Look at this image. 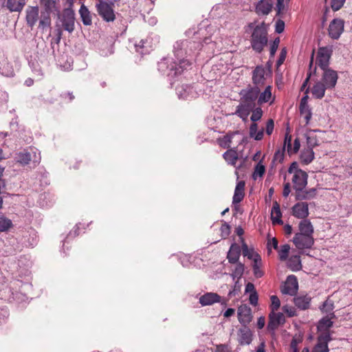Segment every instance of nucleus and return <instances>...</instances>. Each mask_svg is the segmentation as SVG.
<instances>
[{"instance_id":"12","label":"nucleus","mask_w":352,"mask_h":352,"mask_svg":"<svg viewBox=\"0 0 352 352\" xmlns=\"http://www.w3.org/2000/svg\"><path fill=\"white\" fill-rule=\"evenodd\" d=\"M298 289V283L297 277L291 274L287 277L285 285L281 287V292L283 294L294 296Z\"/></svg>"},{"instance_id":"1","label":"nucleus","mask_w":352,"mask_h":352,"mask_svg":"<svg viewBox=\"0 0 352 352\" xmlns=\"http://www.w3.org/2000/svg\"><path fill=\"white\" fill-rule=\"evenodd\" d=\"M202 46L201 43L195 41L182 40L175 42L173 45L174 58L163 57L157 62V70L170 85L182 79L184 74L191 69L192 61L188 58L192 48Z\"/></svg>"},{"instance_id":"45","label":"nucleus","mask_w":352,"mask_h":352,"mask_svg":"<svg viewBox=\"0 0 352 352\" xmlns=\"http://www.w3.org/2000/svg\"><path fill=\"white\" fill-rule=\"evenodd\" d=\"M334 307L335 306L333 301L329 300L328 298L324 302H323L322 306L320 307V309L323 313L328 314L331 312Z\"/></svg>"},{"instance_id":"58","label":"nucleus","mask_w":352,"mask_h":352,"mask_svg":"<svg viewBox=\"0 0 352 352\" xmlns=\"http://www.w3.org/2000/svg\"><path fill=\"white\" fill-rule=\"evenodd\" d=\"M346 0H331V8L334 11L340 10L344 6Z\"/></svg>"},{"instance_id":"14","label":"nucleus","mask_w":352,"mask_h":352,"mask_svg":"<svg viewBox=\"0 0 352 352\" xmlns=\"http://www.w3.org/2000/svg\"><path fill=\"white\" fill-rule=\"evenodd\" d=\"M308 174L303 170H298L294 173L292 178L293 188L296 191H300L302 188L307 185Z\"/></svg>"},{"instance_id":"39","label":"nucleus","mask_w":352,"mask_h":352,"mask_svg":"<svg viewBox=\"0 0 352 352\" xmlns=\"http://www.w3.org/2000/svg\"><path fill=\"white\" fill-rule=\"evenodd\" d=\"M239 131H234L230 133H227L222 138H219L218 142L219 144L221 147L223 148H229L230 147V143L232 142V139L235 134H238Z\"/></svg>"},{"instance_id":"18","label":"nucleus","mask_w":352,"mask_h":352,"mask_svg":"<svg viewBox=\"0 0 352 352\" xmlns=\"http://www.w3.org/2000/svg\"><path fill=\"white\" fill-rule=\"evenodd\" d=\"M253 340V333L248 326L238 330V342L240 345H249Z\"/></svg>"},{"instance_id":"7","label":"nucleus","mask_w":352,"mask_h":352,"mask_svg":"<svg viewBox=\"0 0 352 352\" xmlns=\"http://www.w3.org/2000/svg\"><path fill=\"white\" fill-rule=\"evenodd\" d=\"M333 53L331 47H320L318 50L316 64L321 69L328 68L329 61Z\"/></svg>"},{"instance_id":"44","label":"nucleus","mask_w":352,"mask_h":352,"mask_svg":"<svg viewBox=\"0 0 352 352\" xmlns=\"http://www.w3.org/2000/svg\"><path fill=\"white\" fill-rule=\"evenodd\" d=\"M311 352H329V345L325 344L317 338V342Z\"/></svg>"},{"instance_id":"23","label":"nucleus","mask_w":352,"mask_h":352,"mask_svg":"<svg viewBox=\"0 0 352 352\" xmlns=\"http://www.w3.org/2000/svg\"><path fill=\"white\" fill-rule=\"evenodd\" d=\"M316 188H311L305 189L302 188L300 191L295 192V199L296 201L309 200L314 198L316 195Z\"/></svg>"},{"instance_id":"54","label":"nucleus","mask_w":352,"mask_h":352,"mask_svg":"<svg viewBox=\"0 0 352 352\" xmlns=\"http://www.w3.org/2000/svg\"><path fill=\"white\" fill-rule=\"evenodd\" d=\"M230 226L226 223V221H224L221 228H220V231H221V236L223 239H226L230 234Z\"/></svg>"},{"instance_id":"50","label":"nucleus","mask_w":352,"mask_h":352,"mask_svg":"<svg viewBox=\"0 0 352 352\" xmlns=\"http://www.w3.org/2000/svg\"><path fill=\"white\" fill-rule=\"evenodd\" d=\"M60 98L63 102L66 103L72 102L75 99V96L73 91H63L60 94Z\"/></svg>"},{"instance_id":"60","label":"nucleus","mask_w":352,"mask_h":352,"mask_svg":"<svg viewBox=\"0 0 352 352\" xmlns=\"http://www.w3.org/2000/svg\"><path fill=\"white\" fill-rule=\"evenodd\" d=\"M306 142H307V148H312L314 150V148L318 146V141L315 137H309L307 135H306Z\"/></svg>"},{"instance_id":"10","label":"nucleus","mask_w":352,"mask_h":352,"mask_svg":"<svg viewBox=\"0 0 352 352\" xmlns=\"http://www.w3.org/2000/svg\"><path fill=\"white\" fill-rule=\"evenodd\" d=\"M285 318L283 313L281 312H270L269 314V322L267 323V331L274 336L275 334L276 329L278 326L285 324Z\"/></svg>"},{"instance_id":"6","label":"nucleus","mask_w":352,"mask_h":352,"mask_svg":"<svg viewBox=\"0 0 352 352\" xmlns=\"http://www.w3.org/2000/svg\"><path fill=\"white\" fill-rule=\"evenodd\" d=\"M15 160L22 166L28 165L32 162L34 167L40 163L41 157L39 155L37 156L34 151L24 150L16 154Z\"/></svg>"},{"instance_id":"59","label":"nucleus","mask_w":352,"mask_h":352,"mask_svg":"<svg viewBox=\"0 0 352 352\" xmlns=\"http://www.w3.org/2000/svg\"><path fill=\"white\" fill-rule=\"evenodd\" d=\"M241 285L237 280L234 283L232 289H230L228 294L229 298H232V296H235L239 294L241 291Z\"/></svg>"},{"instance_id":"29","label":"nucleus","mask_w":352,"mask_h":352,"mask_svg":"<svg viewBox=\"0 0 352 352\" xmlns=\"http://www.w3.org/2000/svg\"><path fill=\"white\" fill-rule=\"evenodd\" d=\"M311 297L307 295L298 296L294 297V302L295 305L301 310H306L309 308Z\"/></svg>"},{"instance_id":"40","label":"nucleus","mask_w":352,"mask_h":352,"mask_svg":"<svg viewBox=\"0 0 352 352\" xmlns=\"http://www.w3.org/2000/svg\"><path fill=\"white\" fill-rule=\"evenodd\" d=\"M59 63V65L63 67L64 69H70L72 68V64L73 63V60L70 57L69 58L67 54H63L60 56V57L58 60Z\"/></svg>"},{"instance_id":"24","label":"nucleus","mask_w":352,"mask_h":352,"mask_svg":"<svg viewBox=\"0 0 352 352\" xmlns=\"http://www.w3.org/2000/svg\"><path fill=\"white\" fill-rule=\"evenodd\" d=\"M245 182L243 180L239 181L236 183L234 195L232 197V204L240 203L245 197Z\"/></svg>"},{"instance_id":"33","label":"nucleus","mask_w":352,"mask_h":352,"mask_svg":"<svg viewBox=\"0 0 352 352\" xmlns=\"http://www.w3.org/2000/svg\"><path fill=\"white\" fill-rule=\"evenodd\" d=\"M314 159V152L312 148H303L300 154V160L303 164H309Z\"/></svg>"},{"instance_id":"43","label":"nucleus","mask_w":352,"mask_h":352,"mask_svg":"<svg viewBox=\"0 0 352 352\" xmlns=\"http://www.w3.org/2000/svg\"><path fill=\"white\" fill-rule=\"evenodd\" d=\"M12 226L13 224L10 219L3 215L0 216V232L8 231Z\"/></svg>"},{"instance_id":"42","label":"nucleus","mask_w":352,"mask_h":352,"mask_svg":"<svg viewBox=\"0 0 352 352\" xmlns=\"http://www.w3.org/2000/svg\"><path fill=\"white\" fill-rule=\"evenodd\" d=\"M235 264L236 265L234 270H233L232 273L231 274V276L233 279H234L235 278H237L239 279L242 277V276L244 273L245 265L243 263H242L241 262H238Z\"/></svg>"},{"instance_id":"30","label":"nucleus","mask_w":352,"mask_h":352,"mask_svg":"<svg viewBox=\"0 0 352 352\" xmlns=\"http://www.w3.org/2000/svg\"><path fill=\"white\" fill-rule=\"evenodd\" d=\"M328 89L322 82L318 81L311 89V94L316 99H322L325 94L326 89Z\"/></svg>"},{"instance_id":"36","label":"nucleus","mask_w":352,"mask_h":352,"mask_svg":"<svg viewBox=\"0 0 352 352\" xmlns=\"http://www.w3.org/2000/svg\"><path fill=\"white\" fill-rule=\"evenodd\" d=\"M287 267L293 272H297L302 269V263L300 255L292 256L287 262Z\"/></svg>"},{"instance_id":"21","label":"nucleus","mask_w":352,"mask_h":352,"mask_svg":"<svg viewBox=\"0 0 352 352\" xmlns=\"http://www.w3.org/2000/svg\"><path fill=\"white\" fill-rule=\"evenodd\" d=\"M39 8L37 6H29L26 10L25 21L28 27L32 28L38 19Z\"/></svg>"},{"instance_id":"35","label":"nucleus","mask_w":352,"mask_h":352,"mask_svg":"<svg viewBox=\"0 0 352 352\" xmlns=\"http://www.w3.org/2000/svg\"><path fill=\"white\" fill-rule=\"evenodd\" d=\"M241 250L243 256L247 257L250 260H254L255 258V256L257 252H254V248H249L248 245L245 243L244 239L241 237Z\"/></svg>"},{"instance_id":"28","label":"nucleus","mask_w":352,"mask_h":352,"mask_svg":"<svg viewBox=\"0 0 352 352\" xmlns=\"http://www.w3.org/2000/svg\"><path fill=\"white\" fill-rule=\"evenodd\" d=\"M314 50H313L311 55L310 61H309V71L307 72V78H305V80H304V82H302V84L300 87L301 91H305V89L308 87L307 85L309 82V80H310L311 76L313 74H316V70H317L316 66H315L312 70V67H313V65H314Z\"/></svg>"},{"instance_id":"31","label":"nucleus","mask_w":352,"mask_h":352,"mask_svg":"<svg viewBox=\"0 0 352 352\" xmlns=\"http://www.w3.org/2000/svg\"><path fill=\"white\" fill-rule=\"evenodd\" d=\"M79 14L84 25L89 26L92 24L91 12L84 3L81 5L79 9Z\"/></svg>"},{"instance_id":"32","label":"nucleus","mask_w":352,"mask_h":352,"mask_svg":"<svg viewBox=\"0 0 352 352\" xmlns=\"http://www.w3.org/2000/svg\"><path fill=\"white\" fill-rule=\"evenodd\" d=\"M25 5V0H7L6 8L10 12H21Z\"/></svg>"},{"instance_id":"49","label":"nucleus","mask_w":352,"mask_h":352,"mask_svg":"<svg viewBox=\"0 0 352 352\" xmlns=\"http://www.w3.org/2000/svg\"><path fill=\"white\" fill-rule=\"evenodd\" d=\"M189 89L190 87L186 85L177 87L176 88V93L179 98L186 99L189 94L187 90Z\"/></svg>"},{"instance_id":"13","label":"nucleus","mask_w":352,"mask_h":352,"mask_svg":"<svg viewBox=\"0 0 352 352\" xmlns=\"http://www.w3.org/2000/svg\"><path fill=\"white\" fill-rule=\"evenodd\" d=\"M292 214L294 217L301 220L307 219L309 214L308 203L298 201L292 207Z\"/></svg>"},{"instance_id":"2","label":"nucleus","mask_w":352,"mask_h":352,"mask_svg":"<svg viewBox=\"0 0 352 352\" xmlns=\"http://www.w3.org/2000/svg\"><path fill=\"white\" fill-rule=\"evenodd\" d=\"M260 87L248 85L245 89H242L239 93L240 96V103L236 107L234 114L246 121L254 105H256Z\"/></svg>"},{"instance_id":"11","label":"nucleus","mask_w":352,"mask_h":352,"mask_svg":"<svg viewBox=\"0 0 352 352\" xmlns=\"http://www.w3.org/2000/svg\"><path fill=\"white\" fill-rule=\"evenodd\" d=\"M344 28V21L342 19L336 18L333 19L328 28L329 36L332 38L337 40L342 34Z\"/></svg>"},{"instance_id":"26","label":"nucleus","mask_w":352,"mask_h":352,"mask_svg":"<svg viewBox=\"0 0 352 352\" xmlns=\"http://www.w3.org/2000/svg\"><path fill=\"white\" fill-rule=\"evenodd\" d=\"M299 232L296 234L313 235L314 232V226L308 219H302L298 224Z\"/></svg>"},{"instance_id":"17","label":"nucleus","mask_w":352,"mask_h":352,"mask_svg":"<svg viewBox=\"0 0 352 352\" xmlns=\"http://www.w3.org/2000/svg\"><path fill=\"white\" fill-rule=\"evenodd\" d=\"M265 74V68L262 65L256 66L252 72V80L253 85L257 86L258 87L263 86L266 81Z\"/></svg>"},{"instance_id":"63","label":"nucleus","mask_w":352,"mask_h":352,"mask_svg":"<svg viewBox=\"0 0 352 352\" xmlns=\"http://www.w3.org/2000/svg\"><path fill=\"white\" fill-rule=\"evenodd\" d=\"M283 148H287L289 155L292 154V136L288 133L285 134Z\"/></svg>"},{"instance_id":"15","label":"nucleus","mask_w":352,"mask_h":352,"mask_svg":"<svg viewBox=\"0 0 352 352\" xmlns=\"http://www.w3.org/2000/svg\"><path fill=\"white\" fill-rule=\"evenodd\" d=\"M323 70V74L322 76V80L323 81V84L328 88V89H333L335 87L337 80L338 78L337 72L328 67Z\"/></svg>"},{"instance_id":"56","label":"nucleus","mask_w":352,"mask_h":352,"mask_svg":"<svg viewBox=\"0 0 352 352\" xmlns=\"http://www.w3.org/2000/svg\"><path fill=\"white\" fill-rule=\"evenodd\" d=\"M285 148L277 150L274 153L272 162L274 163L276 161H278V162L282 163L285 157Z\"/></svg>"},{"instance_id":"4","label":"nucleus","mask_w":352,"mask_h":352,"mask_svg":"<svg viewBox=\"0 0 352 352\" xmlns=\"http://www.w3.org/2000/svg\"><path fill=\"white\" fill-rule=\"evenodd\" d=\"M250 112L252 113L250 117V120L252 123L250 126V137L257 141L261 140L263 138L264 130L262 129L260 131H258V124L256 122L261 119L263 111L261 107L254 105V107L250 110Z\"/></svg>"},{"instance_id":"34","label":"nucleus","mask_w":352,"mask_h":352,"mask_svg":"<svg viewBox=\"0 0 352 352\" xmlns=\"http://www.w3.org/2000/svg\"><path fill=\"white\" fill-rule=\"evenodd\" d=\"M262 265V259L259 254H256L255 258L253 260L252 270L254 276L258 278L264 275V272L261 270Z\"/></svg>"},{"instance_id":"53","label":"nucleus","mask_w":352,"mask_h":352,"mask_svg":"<svg viewBox=\"0 0 352 352\" xmlns=\"http://www.w3.org/2000/svg\"><path fill=\"white\" fill-rule=\"evenodd\" d=\"M51 25V19L50 15H45L44 13H42V19L39 21V28L42 29H45L46 28L50 27Z\"/></svg>"},{"instance_id":"19","label":"nucleus","mask_w":352,"mask_h":352,"mask_svg":"<svg viewBox=\"0 0 352 352\" xmlns=\"http://www.w3.org/2000/svg\"><path fill=\"white\" fill-rule=\"evenodd\" d=\"M274 7L272 0H259L255 6V12L258 15L269 14Z\"/></svg>"},{"instance_id":"3","label":"nucleus","mask_w":352,"mask_h":352,"mask_svg":"<svg viewBox=\"0 0 352 352\" xmlns=\"http://www.w3.org/2000/svg\"><path fill=\"white\" fill-rule=\"evenodd\" d=\"M256 21L249 23L245 27V32L252 30L250 36L251 47L257 54H261L268 43V29L269 24L263 21L256 25Z\"/></svg>"},{"instance_id":"9","label":"nucleus","mask_w":352,"mask_h":352,"mask_svg":"<svg viewBox=\"0 0 352 352\" xmlns=\"http://www.w3.org/2000/svg\"><path fill=\"white\" fill-rule=\"evenodd\" d=\"M75 12L72 8H65L63 10L61 22L64 30L72 33L75 28Z\"/></svg>"},{"instance_id":"62","label":"nucleus","mask_w":352,"mask_h":352,"mask_svg":"<svg viewBox=\"0 0 352 352\" xmlns=\"http://www.w3.org/2000/svg\"><path fill=\"white\" fill-rule=\"evenodd\" d=\"M9 317V310L8 308H0V324L6 322Z\"/></svg>"},{"instance_id":"48","label":"nucleus","mask_w":352,"mask_h":352,"mask_svg":"<svg viewBox=\"0 0 352 352\" xmlns=\"http://www.w3.org/2000/svg\"><path fill=\"white\" fill-rule=\"evenodd\" d=\"M332 333L333 331H325L322 332L318 336V338L320 339L323 343L328 345L329 342L332 341L333 337H332Z\"/></svg>"},{"instance_id":"20","label":"nucleus","mask_w":352,"mask_h":352,"mask_svg":"<svg viewBox=\"0 0 352 352\" xmlns=\"http://www.w3.org/2000/svg\"><path fill=\"white\" fill-rule=\"evenodd\" d=\"M221 301V296L214 292H206L199 298V302L202 307L210 306Z\"/></svg>"},{"instance_id":"22","label":"nucleus","mask_w":352,"mask_h":352,"mask_svg":"<svg viewBox=\"0 0 352 352\" xmlns=\"http://www.w3.org/2000/svg\"><path fill=\"white\" fill-rule=\"evenodd\" d=\"M241 248L236 243H232L227 254L228 262L231 264H235L239 262L241 254Z\"/></svg>"},{"instance_id":"5","label":"nucleus","mask_w":352,"mask_h":352,"mask_svg":"<svg viewBox=\"0 0 352 352\" xmlns=\"http://www.w3.org/2000/svg\"><path fill=\"white\" fill-rule=\"evenodd\" d=\"M96 9L98 14L101 19L107 22H113L116 19V13L113 7L110 6L104 0H100L96 4Z\"/></svg>"},{"instance_id":"64","label":"nucleus","mask_w":352,"mask_h":352,"mask_svg":"<svg viewBox=\"0 0 352 352\" xmlns=\"http://www.w3.org/2000/svg\"><path fill=\"white\" fill-rule=\"evenodd\" d=\"M282 309L284 311V313H285L287 316L289 318L294 317L297 315L296 309L294 307H290L289 305H284L282 307Z\"/></svg>"},{"instance_id":"27","label":"nucleus","mask_w":352,"mask_h":352,"mask_svg":"<svg viewBox=\"0 0 352 352\" xmlns=\"http://www.w3.org/2000/svg\"><path fill=\"white\" fill-rule=\"evenodd\" d=\"M333 322L329 318V316H324L320 318L316 325L317 331L320 333L322 332L329 331L330 329L333 327Z\"/></svg>"},{"instance_id":"25","label":"nucleus","mask_w":352,"mask_h":352,"mask_svg":"<svg viewBox=\"0 0 352 352\" xmlns=\"http://www.w3.org/2000/svg\"><path fill=\"white\" fill-rule=\"evenodd\" d=\"M282 212L280 211V205L277 201L273 202V206L271 212V219L273 225H283V221L281 219Z\"/></svg>"},{"instance_id":"46","label":"nucleus","mask_w":352,"mask_h":352,"mask_svg":"<svg viewBox=\"0 0 352 352\" xmlns=\"http://www.w3.org/2000/svg\"><path fill=\"white\" fill-rule=\"evenodd\" d=\"M290 250V245L289 244H285L281 245L280 250L278 251V256L280 261H285L288 258L289 253Z\"/></svg>"},{"instance_id":"47","label":"nucleus","mask_w":352,"mask_h":352,"mask_svg":"<svg viewBox=\"0 0 352 352\" xmlns=\"http://www.w3.org/2000/svg\"><path fill=\"white\" fill-rule=\"evenodd\" d=\"M5 168L0 166V209L2 208L3 206V195L4 193L3 191H1L2 189H4L6 186V182L5 179L2 178L3 173L4 171Z\"/></svg>"},{"instance_id":"52","label":"nucleus","mask_w":352,"mask_h":352,"mask_svg":"<svg viewBox=\"0 0 352 352\" xmlns=\"http://www.w3.org/2000/svg\"><path fill=\"white\" fill-rule=\"evenodd\" d=\"M271 98L272 94H269L267 92H265L264 91L263 92L260 91V94L258 95L257 100V104L260 106L263 103H266L270 100Z\"/></svg>"},{"instance_id":"57","label":"nucleus","mask_w":352,"mask_h":352,"mask_svg":"<svg viewBox=\"0 0 352 352\" xmlns=\"http://www.w3.org/2000/svg\"><path fill=\"white\" fill-rule=\"evenodd\" d=\"M271 305H270V308H271V312H274V311H276V310H278L280 306V301L279 300V298L274 295V296H272L271 298Z\"/></svg>"},{"instance_id":"41","label":"nucleus","mask_w":352,"mask_h":352,"mask_svg":"<svg viewBox=\"0 0 352 352\" xmlns=\"http://www.w3.org/2000/svg\"><path fill=\"white\" fill-rule=\"evenodd\" d=\"M299 111L301 115H305V120L306 121V124H308L312 116L311 109L309 107V104H305L302 106V104H300Z\"/></svg>"},{"instance_id":"8","label":"nucleus","mask_w":352,"mask_h":352,"mask_svg":"<svg viewBox=\"0 0 352 352\" xmlns=\"http://www.w3.org/2000/svg\"><path fill=\"white\" fill-rule=\"evenodd\" d=\"M292 242L299 250L311 249L314 244L313 235L295 234Z\"/></svg>"},{"instance_id":"37","label":"nucleus","mask_w":352,"mask_h":352,"mask_svg":"<svg viewBox=\"0 0 352 352\" xmlns=\"http://www.w3.org/2000/svg\"><path fill=\"white\" fill-rule=\"evenodd\" d=\"M41 3L45 8V13L48 15L52 12L53 10L57 12L58 16L60 18V14L59 10L56 7V0H41Z\"/></svg>"},{"instance_id":"38","label":"nucleus","mask_w":352,"mask_h":352,"mask_svg":"<svg viewBox=\"0 0 352 352\" xmlns=\"http://www.w3.org/2000/svg\"><path fill=\"white\" fill-rule=\"evenodd\" d=\"M224 160L228 164L235 166L239 159L238 154L235 150L230 149L223 154Z\"/></svg>"},{"instance_id":"61","label":"nucleus","mask_w":352,"mask_h":352,"mask_svg":"<svg viewBox=\"0 0 352 352\" xmlns=\"http://www.w3.org/2000/svg\"><path fill=\"white\" fill-rule=\"evenodd\" d=\"M265 172V168L263 165H262L261 163H258L254 168V172L253 173V178L256 179L255 175H258L259 177H262Z\"/></svg>"},{"instance_id":"16","label":"nucleus","mask_w":352,"mask_h":352,"mask_svg":"<svg viewBox=\"0 0 352 352\" xmlns=\"http://www.w3.org/2000/svg\"><path fill=\"white\" fill-rule=\"evenodd\" d=\"M238 320L242 326H248L252 320V309L247 305H241L238 307Z\"/></svg>"},{"instance_id":"55","label":"nucleus","mask_w":352,"mask_h":352,"mask_svg":"<svg viewBox=\"0 0 352 352\" xmlns=\"http://www.w3.org/2000/svg\"><path fill=\"white\" fill-rule=\"evenodd\" d=\"M287 54V50L285 47H283L280 50L279 57L276 63V68L278 69L282 64H283L285 60L286 56Z\"/></svg>"},{"instance_id":"51","label":"nucleus","mask_w":352,"mask_h":352,"mask_svg":"<svg viewBox=\"0 0 352 352\" xmlns=\"http://www.w3.org/2000/svg\"><path fill=\"white\" fill-rule=\"evenodd\" d=\"M80 223H77L74 229L71 230L69 234L67 235V236L65 238V239L63 241V246L65 245V243H67L68 241L71 239H73L79 234V230H80Z\"/></svg>"}]
</instances>
